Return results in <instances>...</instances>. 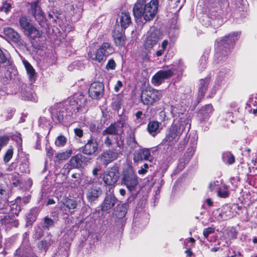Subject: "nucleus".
Instances as JSON below:
<instances>
[{"label": "nucleus", "instance_id": "37", "mask_svg": "<svg viewBox=\"0 0 257 257\" xmlns=\"http://www.w3.org/2000/svg\"><path fill=\"white\" fill-rule=\"evenodd\" d=\"M24 64L26 68L29 78L31 82L35 80V71L31 65L27 61H24Z\"/></svg>", "mask_w": 257, "mask_h": 257}, {"label": "nucleus", "instance_id": "9", "mask_svg": "<svg viewBox=\"0 0 257 257\" xmlns=\"http://www.w3.org/2000/svg\"><path fill=\"white\" fill-rule=\"evenodd\" d=\"M162 96V91L148 87L142 91L141 100L145 105H152L160 100Z\"/></svg>", "mask_w": 257, "mask_h": 257}, {"label": "nucleus", "instance_id": "58", "mask_svg": "<svg viewBox=\"0 0 257 257\" xmlns=\"http://www.w3.org/2000/svg\"><path fill=\"white\" fill-rule=\"evenodd\" d=\"M135 116L136 122L138 124H141L142 122V120L144 118L145 115L143 114L142 111H138L135 114Z\"/></svg>", "mask_w": 257, "mask_h": 257}, {"label": "nucleus", "instance_id": "23", "mask_svg": "<svg viewBox=\"0 0 257 257\" xmlns=\"http://www.w3.org/2000/svg\"><path fill=\"white\" fill-rule=\"evenodd\" d=\"M70 246L67 242H60L58 247L53 250L51 257H68Z\"/></svg>", "mask_w": 257, "mask_h": 257}, {"label": "nucleus", "instance_id": "61", "mask_svg": "<svg viewBox=\"0 0 257 257\" xmlns=\"http://www.w3.org/2000/svg\"><path fill=\"white\" fill-rule=\"evenodd\" d=\"M239 182V178L238 177H232L230 179V182L233 186V189H235Z\"/></svg>", "mask_w": 257, "mask_h": 257}, {"label": "nucleus", "instance_id": "19", "mask_svg": "<svg viewBox=\"0 0 257 257\" xmlns=\"http://www.w3.org/2000/svg\"><path fill=\"white\" fill-rule=\"evenodd\" d=\"M77 206V201L74 199L66 198L61 202L60 210L65 214H72Z\"/></svg>", "mask_w": 257, "mask_h": 257}, {"label": "nucleus", "instance_id": "53", "mask_svg": "<svg viewBox=\"0 0 257 257\" xmlns=\"http://www.w3.org/2000/svg\"><path fill=\"white\" fill-rule=\"evenodd\" d=\"M51 244V242L50 240H43L39 243L38 247L40 249H44L46 251Z\"/></svg>", "mask_w": 257, "mask_h": 257}, {"label": "nucleus", "instance_id": "13", "mask_svg": "<svg viewBox=\"0 0 257 257\" xmlns=\"http://www.w3.org/2000/svg\"><path fill=\"white\" fill-rule=\"evenodd\" d=\"M121 154V151L120 149H108L100 155L98 159L106 167L108 164L117 159Z\"/></svg>", "mask_w": 257, "mask_h": 257}, {"label": "nucleus", "instance_id": "32", "mask_svg": "<svg viewBox=\"0 0 257 257\" xmlns=\"http://www.w3.org/2000/svg\"><path fill=\"white\" fill-rule=\"evenodd\" d=\"M5 35L12 41L17 43L20 40L19 34L13 29L7 27L4 29Z\"/></svg>", "mask_w": 257, "mask_h": 257}, {"label": "nucleus", "instance_id": "60", "mask_svg": "<svg viewBox=\"0 0 257 257\" xmlns=\"http://www.w3.org/2000/svg\"><path fill=\"white\" fill-rule=\"evenodd\" d=\"M214 231L215 229L212 227L206 228L203 230V235L205 238H207L209 234L214 233Z\"/></svg>", "mask_w": 257, "mask_h": 257}, {"label": "nucleus", "instance_id": "28", "mask_svg": "<svg viewBox=\"0 0 257 257\" xmlns=\"http://www.w3.org/2000/svg\"><path fill=\"white\" fill-rule=\"evenodd\" d=\"M152 158L150 150L148 149H140L134 154V161L139 162L142 160H150Z\"/></svg>", "mask_w": 257, "mask_h": 257}, {"label": "nucleus", "instance_id": "17", "mask_svg": "<svg viewBox=\"0 0 257 257\" xmlns=\"http://www.w3.org/2000/svg\"><path fill=\"white\" fill-rule=\"evenodd\" d=\"M102 193L101 188L96 184H93L88 188L86 196L88 201L92 203L97 200Z\"/></svg>", "mask_w": 257, "mask_h": 257}, {"label": "nucleus", "instance_id": "63", "mask_svg": "<svg viewBox=\"0 0 257 257\" xmlns=\"http://www.w3.org/2000/svg\"><path fill=\"white\" fill-rule=\"evenodd\" d=\"M115 66L116 65L114 61L112 59H110L108 61L106 66V68L107 70H113L115 69Z\"/></svg>", "mask_w": 257, "mask_h": 257}, {"label": "nucleus", "instance_id": "57", "mask_svg": "<svg viewBox=\"0 0 257 257\" xmlns=\"http://www.w3.org/2000/svg\"><path fill=\"white\" fill-rule=\"evenodd\" d=\"M39 125L42 128L47 127L49 126V121L45 117H41L39 119Z\"/></svg>", "mask_w": 257, "mask_h": 257}, {"label": "nucleus", "instance_id": "15", "mask_svg": "<svg viewBox=\"0 0 257 257\" xmlns=\"http://www.w3.org/2000/svg\"><path fill=\"white\" fill-rule=\"evenodd\" d=\"M174 71L171 69H164L159 71L152 78V82L156 86L161 85L166 79L172 76Z\"/></svg>", "mask_w": 257, "mask_h": 257}, {"label": "nucleus", "instance_id": "26", "mask_svg": "<svg viewBox=\"0 0 257 257\" xmlns=\"http://www.w3.org/2000/svg\"><path fill=\"white\" fill-rule=\"evenodd\" d=\"M21 94L22 98L24 100L36 101V94L32 89L31 85H27L23 84L21 86Z\"/></svg>", "mask_w": 257, "mask_h": 257}, {"label": "nucleus", "instance_id": "52", "mask_svg": "<svg viewBox=\"0 0 257 257\" xmlns=\"http://www.w3.org/2000/svg\"><path fill=\"white\" fill-rule=\"evenodd\" d=\"M54 225V221L48 217H45L44 219L43 227L49 229Z\"/></svg>", "mask_w": 257, "mask_h": 257}, {"label": "nucleus", "instance_id": "10", "mask_svg": "<svg viewBox=\"0 0 257 257\" xmlns=\"http://www.w3.org/2000/svg\"><path fill=\"white\" fill-rule=\"evenodd\" d=\"M30 13L42 27H48L47 19L39 5V0H31Z\"/></svg>", "mask_w": 257, "mask_h": 257}, {"label": "nucleus", "instance_id": "34", "mask_svg": "<svg viewBox=\"0 0 257 257\" xmlns=\"http://www.w3.org/2000/svg\"><path fill=\"white\" fill-rule=\"evenodd\" d=\"M160 123L157 121H151L147 125V131L153 137H155L159 132Z\"/></svg>", "mask_w": 257, "mask_h": 257}, {"label": "nucleus", "instance_id": "39", "mask_svg": "<svg viewBox=\"0 0 257 257\" xmlns=\"http://www.w3.org/2000/svg\"><path fill=\"white\" fill-rule=\"evenodd\" d=\"M222 75V73H219L217 80H216L214 85L213 86V88L211 90V94L209 95V97H211L215 93L216 90L219 88L222 84H224V79L223 78H220V76Z\"/></svg>", "mask_w": 257, "mask_h": 257}, {"label": "nucleus", "instance_id": "43", "mask_svg": "<svg viewBox=\"0 0 257 257\" xmlns=\"http://www.w3.org/2000/svg\"><path fill=\"white\" fill-rule=\"evenodd\" d=\"M222 180L211 181L209 185V189L211 191L217 190L222 185Z\"/></svg>", "mask_w": 257, "mask_h": 257}, {"label": "nucleus", "instance_id": "25", "mask_svg": "<svg viewBox=\"0 0 257 257\" xmlns=\"http://www.w3.org/2000/svg\"><path fill=\"white\" fill-rule=\"evenodd\" d=\"M81 149L82 152L86 155H94L98 150L97 141L94 139H89Z\"/></svg>", "mask_w": 257, "mask_h": 257}, {"label": "nucleus", "instance_id": "4", "mask_svg": "<svg viewBox=\"0 0 257 257\" xmlns=\"http://www.w3.org/2000/svg\"><path fill=\"white\" fill-rule=\"evenodd\" d=\"M191 128V120L189 118L180 117L179 122L174 123L167 130L166 137L161 144L171 146L174 145L181 135L184 132L188 133Z\"/></svg>", "mask_w": 257, "mask_h": 257}, {"label": "nucleus", "instance_id": "29", "mask_svg": "<svg viewBox=\"0 0 257 257\" xmlns=\"http://www.w3.org/2000/svg\"><path fill=\"white\" fill-rule=\"evenodd\" d=\"M84 159L85 157L80 154L72 157L68 164L69 168L72 169L81 167Z\"/></svg>", "mask_w": 257, "mask_h": 257}, {"label": "nucleus", "instance_id": "5", "mask_svg": "<svg viewBox=\"0 0 257 257\" xmlns=\"http://www.w3.org/2000/svg\"><path fill=\"white\" fill-rule=\"evenodd\" d=\"M114 49L111 44L107 42L102 43L99 48L94 50L91 47L88 52L89 59L99 63H103L107 57L112 54Z\"/></svg>", "mask_w": 257, "mask_h": 257}, {"label": "nucleus", "instance_id": "14", "mask_svg": "<svg viewBox=\"0 0 257 257\" xmlns=\"http://www.w3.org/2000/svg\"><path fill=\"white\" fill-rule=\"evenodd\" d=\"M160 38L161 33L159 30L148 32L144 40V48L148 50L151 49L157 45Z\"/></svg>", "mask_w": 257, "mask_h": 257}, {"label": "nucleus", "instance_id": "22", "mask_svg": "<svg viewBox=\"0 0 257 257\" xmlns=\"http://www.w3.org/2000/svg\"><path fill=\"white\" fill-rule=\"evenodd\" d=\"M16 167L22 173H29L30 170L28 156L23 154V152L20 154Z\"/></svg>", "mask_w": 257, "mask_h": 257}, {"label": "nucleus", "instance_id": "56", "mask_svg": "<svg viewBox=\"0 0 257 257\" xmlns=\"http://www.w3.org/2000/svg\"><path fill=\"white\" fill-rule=\"evenodd\" d=\"M180 3V0H169L168 2L170 9H176L177 7H179V10H180L182 7V5L179 6Z\"/></svg>", "mask_w": 257, "mask_h": 257}, {"label": "nucleus", "instance_id": "51", "mask_svg": "<svg viewBox=\"0 0 257 257\" xmlns=\"http://www.w3.org/2000/svg\"><path fill=\"white\" fill-rule=\"evenodd\" d=\"M37 214L36 209H32L27 216L28 222H33L36 219Z\"/></svg>", "mask_w": 257, "mask_h": 257}, {"label": "nucleus", "instance_id": "55", "mask_svg": "<svg viewBox=\"0 0 257 257\" xmlns=\"http://www.w3.org/2000/svg\"><path fill=\"white\" fill-rule=\"evenodd\" d=\"M186 66L183 62V61L181 60H179L178 62V65L176 68V70L178 73V75L182 74L183 71H184Z\"/></svg>", "mask_w": 257, "mask_h": 257}, {"label": "nucleus", "instance_id": "38", "mask_svg": "<svg viewBox=\"0 0 257 257\" xmlns=\"http://www.w3.org/2000/svg\"><path fill=\"white\" fill-rule=\"evenodd\" d=\"M218 197L223 198H226L229 197L230 192L228 190V187L225 184H222L220 187L217 191Z\"/></svg>", "mask_w": 257, "mask_h": 257}, {"label": "nucleus", "instance_id": "20", "mask_svg": "<svg viewBox=\"0 0 257 257\" xmlns=\"http://www.w3.org/2000/svg\"><path fill=\"white\" fill-rule=\"evenodd\" d=\"M123 29L120 28L119 26H116L112 31V36L115 45L118 47L124 46L125 37Z\"/></svg>", "mask_w": 257, "mask_h": 257}, {"label": "nucleus", "instance_id": "11", "mask_svg": "<svg viewBox=\"0 0 257 257\" xmlns=\"http://www.w3.org/2000/svg\"><path fill=\"white\" fill-rule=\"evenodd\" d=\"M201 21L202 25L205 27L212 25L214 27L220 26L223 22L221 11L220 10H211L209 16L204 15Z\"/></svg>", "mask_w": 257, "mask_h": 257}, {"label": "nucleus", "instance_id": "36", "mask_svg": "<svg viewBox=\"0 0 257 257\" xmlns=\"http://www.w3.org/2000/svg\"><path fill=\"white\" fill-rule=\"evenodd\" d=\"M19 23L24 33L26 32L33 24L31 22V19L26 16L21 17L19 18Z\"/></svg>", "mask_w": 257, "mask_h": 257}, {"label": "nucleus", "instance_id": "30", "mask_svg": "<svg viewBox=\"0 0 257 257\" xmlns=\"http://www.w3.org/2000/svg\"><path fill=\"white\" fill-rule=\"evenodd\" d=\"M210 78L211 77L208 75L204 79H202L200 80V85L198 90V97H200V99L204 96L210 83Z\"/></svg>", "mask_w": 257, "mask_h": 257}, {"label": "nucleus", "instance_id": "64", "mask_svg": "<svg viewBox=\"0 0 257 257\" xmlns=\"http://www.w3.org/2000/svg\"><path fill=\"white\" fill-rule=\"evenodd\" d=\"M148 169L149 165L146 163L138 170V173L140 175H145L147 172Z\"/></svg>", "mask_w": 257, "mask_h": 257}, {"label": "nucleus", "instance_id": "6", "mask_svg": "<svg viewBox=\"0 0 257 257\" xmlns=\"http://www.w3.org/2000/svg\"><path fill=\"white\" fill-rule=\"evenodd\" d=\"M125 121L120 118L114 123H111L108 127L102 132V135L115 136L114 138L116 146L119 149L123 146L124 138L121 133L123 132L122 128L124 126Z\"/></svg>", "mask_w": 257, "mask_h": 257}, {"label": "nucleus", "instance_id": "40", "mask_svg": "<svg viewBox=\"0 0 257 257\" xmlns=\"http://www.w3.org/2000/svg\"><path fill=\"white\" fill-rule=\"evenodd\" d=\"M222 160L225 164L231 165L234 163L235 158L234 156L230 152H224L222 156Z\"/></svg>", "mask_w": 257, "mask_h": 257}, {"label": "nucleus", "instance_id": "8", "mask_svg": "<svg viewBox=\"0 0 257 257\" xmlns=\"http://www.w3.org/2000/svg\"><path fill=\"white\" fill-rule=\"evenodd\" d=\"M121 180V184L125 186L130 192L135 191L139 184L138 178L133 167L128 165L123 168Z\"/></svg>", "mask_w": 257, "mask_h": 257}, {"label": "nucleus", "instance_id": "24", "mask_svg": "<svg viewBox=\"0 0 257 257\" xmlns=\"http://www.w3.org/2000/svg\"><path fill=\"white\" fill-rule=\"evenodd\" d=\"M1 223L4 226L6 230H9L13 227H17L19 221L13 215H6L1 217Z\"/></svg>", "mask_w": 257, "mask_h": 257}, {"label": "nucleus", "instance_id": "47", "mask_svg": "<svg viewBox=\"0 0 257 257\" xmlns=\"http://www.w3.org/2000/svg\"><path fill=\"white\" fill-rule=\"evenodd\" d=\"M121 105V100L118 96L113 99L112 102V107L115 110H118Z\"/></svg>", "mask_w": 257, "mask_h": 257}, {"label": "nucleus", "instance_id": "18", "mask_svg": "<svg viewBox=\"0 0 257 257\" xmlns=\"http://www.w3.org/2000/svg\"><path fill=\"white\" fill-rule=\"evenodd\" d=\"M89 95L92 99H99L104 94V85L100 82H94L90 86Z\"/></svg>", "mask_w": 257, "mask_h": 257}, {"label": "nucleus", "instance_id": "49", "mask_svg": "<svg viewBox=\"0 0 257 257\" xmlns=\"http://www.w3.org/2000/svg\"><path fill=\"white\" fill-rule=\"evenodd\" d=\"M236 8H241L242 11H244L247 8V3L246 0H233Z\"/></svg>", "mask_w": 257, "mask_h": 257}, {"label": "nucleus", "instance_id": "44", "mask_svg": "<svg viewBox=\"0 0 257 257\" xmlns=\"http://www.w3.org/2000/svg\"><path fill=\"white\" fill-rule=\"evenodd\" d=\"M127 143L131 148H136L138 144L136 140L134 133H131L127 139Z\"/></svg>", "mask_w": 257, "mask_h": 257}, {"label": "nucleus", "instance_id": "27", "mask_svg": "<svg viewBox=\"0 0 257 257\" xmlns=\"http://www.w3.org/2000/svg\"><path fill=\"white\" fill-rule=\"evenodd\" d=\"M212 105L210 104L203 106L198 113V118L202 123L207 121L213 112Z\"/></svg>", "mask_w": 257, "mask_h": 257}, {"label": "nucleus", "instance_id": "12", "mask_svg": "<svg viewBox=\"0 0 257 257\" xmlns=\"http://www.w3.org/2000/svg\"><path fill=\"white\" fill-rule=\"evenodd\" d=\"M27 236V233L25 232L24 234L25 238L21 246L16 250L15 255L18 257H38L30 246L29 241L26 239Z\"/></svg>", "mask_w": 257, "mask_h": 257}, {"label": "nucleus", "instance_id": "46", "mask_svg": "<svg viewBox=\"0 0 257 257\" xmlns=\"http://www.w3.org/2000/svg\"><path fill=\"white\" fill-rule=\"evenodd\" d=\"M72 153L71 150H68L64 152L58 153L56 157L59 160H64L68 158Z\"/></svg>", "mask_w": 257, "mask_h": 257}, {"label": "nucleus", "instance_id": "41", "mask_svg": "<svg viewBox=\"0 0 257 257\" xmlns=\"http://www.w3.org/2000/svg\"><path fill=\"white\" fill-rule=\"evenodd\" d=\"M9 213L12 215H18L19 212L21 210L20 205L18 203H13L10 205L8 203Z\"/></svg>", "mask_w": 257, "mask_h": 257}, {"label": "nucleus", "instance_id": "35", "mask_svg": "<svg viewBox=\"0 0 257 257\" xmlns=\"http://www.w3.org/2000/svg\"><path fill=\"white\" fill-rule=\"evenodd\" d=\"M24 34L32 39L35 40L36 38H40L42 33L34 24H33Z\"/></svg>", "mask_w": 257, "mask_h": 257}, {"label": "nucleus", "instance_id": "42", "mask_svg": "<svg viewBox=\"0 0 257 257\" xmlns=\"http://www.w3.org/2000/svg\"><path fill=\"white\" fill-rule=\"evenodd\" d=\"M67 141L68 140L66 137L60 135L56 138L55 144L57 147H63L66 144Z\"/></svg>", "mask_w": 257, "mask_h": 257}, {"label": "nucleus", "instance_id": "1", "mask_svg": "<svg viewBox=\"0 0 257 257\" xmlns=\"http://www.w3.org/2000/svg\"><path fill=\"white\" fill-rule=\"evenodd\" d=\"M76 99L69 98L64 101L54 104L50 108L52 118L55 123L61 122L64 115L70 116L73 113L82 111L85 105L86 99L83 95H80Z\"/></svg>", "mask_w": 257, "mask_h": 257}, {"label": "nucleus", "instance_id": "62", "mask_svg": "<svg viewBox=\"0 0 257 257\" xmlns=\"http://www.w3.org/2000/svg\"><path fill=\"white\" fill-rule=\"evenodd\" d=\"M13 139L14 140H15L19 146V151L22 149V139L21 137L20 136V134H18L17 135H15L13 137Z\"/></svg>", "mask_w": 257, "mask_h": 257}, {"label": "nucleus", "instance_id": "16", "mask_svg": "<svg viewBox=\"0 0 257 257\" xmlns=\"http://www.w3.org/2000/svg\"><path fill=\"white\" fill-rule=\"evenodd\" d=\"M118 171L116 167H113L104 172L103 181L108 186L114 185L118 179Z\"/></svg>", "mask_w": 257, "mask_h": 257}, {"label": "nucleus", "instance_id": "33", "mask_svg": "<svg viewBox=\"0 0 257 257\" xmlns=\"http://www.w3.org/2000/svg\"><path fill=\"white\" fill-rule=\"evenodd\" d=\"M119 21L121 25V28L125 29L131 24V18L130 14L126 12H121L119 16Z\"/></svg>", "mask_w": 257, "mask_h": 257}, {"label": "nucleus", "instance_id": "54", "mask_svg": "<svg viewBox=\"0 0 257 257\" xmlns=\"http://www.w3.org/2000/svg\"><path fill=\"white\" fill-rule=\"evenodd\" d=\"M115 136L108 135L107 136L105 140H104V143L105 146L107 147H109L112 146L115 143V140L114 138Z\"/></svg>", "mask_w": 257, "mask_h": 257}, {"label": "nucleus", "instance_id": "50", "mask_svg": "<svg viewBox=\"0 0 257 257\" xmlns=\"http://www.w3.org/2000/svg\"><path fill=\"white\" fill-rule=\"evenodd\" d=\"M207 58L206 56H202L199 61V68L200 71H203L206 67Z\"/></svg>", "mask_w": 257, "mask_h": 257}, {"label": "nucleus", "instance_id": "21", "mask_svg": "<svg viewBox=\"0 0 257 257\" xmlns=\"http://www.w3.org/2000/svg\"><path fill=\"white\" fill-rule=\"evenodd\" d=\"M117 199L114 195L109 190L108 193H106L105 198L101 204V210L103 211H108L112 209L116 204Z\"/></svg>", "mask_w": 257, "mask_h": 257}, {"label": "nucleus", "instance_id": "45", "mask_svg": "<svg viewBox=\"0 0 257 257\" xmlns=\"http://www.w3.org/2000/svg\"><path fill=\"white\" fill-rule=\"evenodd\" d=\"M8 202L2 199L0 201V214H8L9 213Z\"/></svg>", "mask_w": 257, "mask_h": 257}, {"label": "nucleus", "instance_id": "48", "mask_svg": "<svg viewBox=\"0 0 257 257\" xmlns=\"http://www.w3.org/2000/svg\"><path fill=\"white\" fill-rule=\"evenodd\" d=\"M2 4V6L0 7V12H4L6 14H8L12 9V4L4 1H3Z\"/></svg>", "mask_w": 257, "mask_h": 257}, {"label": "nucleus", "instance_id": "7", "mask_svg": "<svg viewBox=\"0 0 257 257\" xmlns=\"http://www.w3.org/2000/svg\"><path fill=\"white\" fill-rule=\"evenodd\" d=\"M237 205L235 204H225L215 210L212 213L213 218L218 221H222L230 219L236 215Z\"/></svg>", "mask_w": 257, "mask_h": 257}, {"label": "nucleus", "instance_id": "2", "mask_svg": "<svg viewBox=\"0 0 257 257\" xmlns=\"http://www.w3.org/2000/svg\"><path fill=\"white\" fill-rule=\"evenodd\" d=\"M158 0H137L133 14L138 23L143 25L152 20L158 12Z\"/></svg>", "mask_w": 257, "mask_h": 257}, {"label": "nucleus", "instance_id": "31", "mask_svg": "<svg viewBox=\"0 0 257 257\" xmlns=\"http://www.w3.org/2000/svg\"><path fill=\"white\" fill-rule=\"evenodd\" d=\"M186 110V108L185 106L177 104L175 106H172L171 112L173 116L175 117V119H177L178 117L180 116V115H182V117L184 118V113ZM186 117H185L184 118Z\"/></svg>", "mask_w": 257, "mask_h": 257}, {"label": "nucleus", "instance_id": "3", "mask_svg": "<svg viewBox=\"0 0 257 257\" xmlns=\"http://www.w3.org/2000/svg\"><path fill=\"white\" fill-rule=\"evenodd\" d=\"M240 35V32H232L222 38L219 41H217L214 55L216 63L223 62L226 60L231 49L233 47Z\"/></svg>", "mask_w": 257, "mask_h": 257}, {"label": "nucleus", "instance_id": "59", "mask_svg": "<svg viewBox=\"0 0 257 257\" xmlns=\"http://www.w3.org/2000/svg\"><path fill=\"white\" fill-rule=\"evenodd\" d=\"M13 150L12 148L9 149L4 156V160L5 162H9L13 157Z\"/></svg>", "mask_w": 257, "mask_h": 257}]
</instances>
